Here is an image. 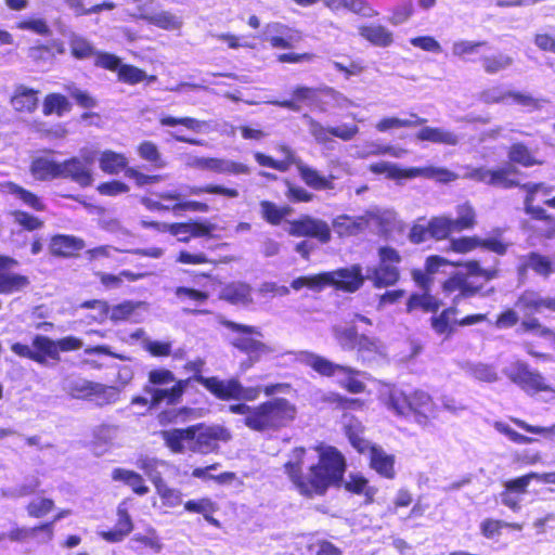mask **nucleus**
I'll return each mask as SVG.
<instances>
[{"label": "nucleus", "instance_id": "obj_44", "mask_svg": "<svg viewBox=\"0 0 555 555\" xmlns=\"http://www.w3.org/2000/svg\"><path fill=\"white\" fill-rule=\"evenodd\" d=\"M359 34L378 47H388L392 42V34L380 25L362 26L359 28Z\"/></svg>", "mask_w": 555, "mask_h": 555}, {"label": "nucleus", "instance_id": "obj_54", "mask_svg": "<svg viewBox=\"0 0 555 555\" xmlns=\"http://www.w3.org/2000/svg\"><path fill=\"white\" fill-rule=\"evenodd\" d=\"M118 80L128 85H137L145 79L149 81H155L156 77H147L146 73L135 66L121 64L117 73Z\"/></svg>", "mask_w": 555, "mask_h": 555}, {"label": "nucleus", "instance_id": "obj_42", "mask_svg": "<svg viewBox=\"0 0 555 555\" xmlns=\"http://www.w3.org/2000/svg\"><path fill=\"white\" fill-rule=\"evenodd\" d=\"M1 191L3 193H9V194L16 196L25 205H27L28 207H30L37 211L44 210V204L37 195L18 186L15 183L7 182V183L1 184Z\"/></svg>", "mask_w": 555, "mask_h": 555}, {"label": "nucleus", "instance_id": "obj_32", "mask_svg": "<svg viewBox=\"0 0 555 555\" xmlns=\"http://www.w3.org/2000/svg\"><path fill=\"white\" fill-rule=\"evenodd\" d=\"M112 479L120 481L130 487L135 494L145 495L150 489L145 485L143 477L134 470L116 467L112 472Z\"/></svg>", "mask_w": 555, "mask_h": 555}, {"label": "nucleus", "instance_id": "obj_49", "mask_svg": "<svg viewBox=\"0 0 555 555\" xmlns=\"http://www.w3.org/2000/svg\"><path fill=\"white\" fill-rule=\"evenodd\" d=\"M483 46L481 41L456 40L452 43L451 52L453 56L467 62L473 61Z\"/></svg>", "mask_w": 555, "mask_h": 555}, {"label": "nucleus", "instance_id": "obj_3", "mask_svg": "<svg viewBox=\"0 0 555 555\" xmlns=\"http://www.w3.org/2000/svg\"><path fill=\"white\" fill-rule=\"evenodd\" d=\"M165 446L177 454H208L219 448V442L231 439L230 431L220 425L196 424L186 428H171L159 433Z\"/></svg>", "mask_w": 555, "mask_h": 555}, {"label": "nucleus", "instance_id": "obj_17", "mask_svg": "<svg viewBox=\"0 0 555 555\" xmlns=\"http://www.w3.org/2000/svg\"><path fill=\"white\" fill-rule=\"evenodd\" d=\"M16 266L15 259L0 256V294H13L28 286V278L12 270Z\"/></svg>", "mask_w": 555, "mask_h": 555}, {"label": "nucleus", "instance_id": "obj_4", "mask_svg": "<svg viewBox=\"0 0 555 555\" xmlns=\"http://www.w3.org/2000/svg\"><path fill=\"white\" fill-rule=\"evenodd\" d=\"M380 398L387 409L396 415H412L414 421L426 427L438 415V409L433 398L423 390H414L405 395L395 386H387L380 391Z\"/></svg>", "mask_w": 555, "mask_h": 555}, {"label": "nucleus", "instance_id": "obj_27", "mask_svg": "<svg viewBox=\"0 0 555 555\" xmlns=\"http://www.w3.org/2000/svg\"><path fill=\"white\" fill-rule=\"evenodd\" d=\"M34 348V361L48 365V361H59V346L56 340H52L49 337L37 335L33 340Z\"/></svg>", "mask_w": 555, "mask_h": 555}, {"label": "nucleus", "instance_id": "obj_28", "mask_svg": "<svg viewBox=\"0 0 555 555\" xmlns=\"http://www.w3.org/2000/svg\"><path fill=\"white\" fill-rule=\"evenodd\" d=\"M416 138L421 141H428L450 146L457 145L461 141L460 134L440 127H424L417 132Z\"/></svg>", "mask_w": 555, "mask_h": 555}, {"label": "nucleus", "instance_id": "obj_31", "mask_svg": "<svg viewBox=\"0 0 555 555\" xmlns=\"http://www.w3.org/2000/svg\"><path fill=\"white\" fill-rule=\"evenodd\" d=\"M98 160L100 169L107 175H118L128 169L126 155L112 150L102 151Z\"/></svg>", "mask_w": 555, "mask_h": 555}, {"label": "nucleus", "instance_id": "obj_16", "mask_svg": "<svg viewBox=\"0 0 555 555\" xmlns=\"http://www.w3.org/2000/svg\"><path fill=\"white\" fill-rule=\"evenodd\" d=\"M522 189L526 191V198H525L526 212L539 220L547 219L548 216H547L546 211L542 207L533 205V202L537 199H541L545 205L551 207L547 204V201L555 198V197H550L554 188L550 186L545 183H526L522 185Z\"/></svg>", "mask_w": 555, "mask_h": 555}, {"label": "nucleus", "instance_id": "obj_46", "mask_svg": "<svg viewBox=\"0 0 555 555\" xmlns=\"http://www.w3.org/2000/svg\"><path fill=\"white\" fill-rule=\"evenodd\" d=\"M519 331L532 333L533 335L541 337L551 344L555 343V333L551 328L542 325L541 322L532 315H524Z\"/></svg>", "mask_w": 555, "mask_h": 555}, {"label": "nucleus", "instance_id": "obj_25", "mask_svg": "<svg viewBox=\"0 0 555 555\" xmlns=\"http://www.w3.org/2000/svg\"><path fill=\"white\" fill-rule=\"evenodd\" d=\"M194 379L222 400L236 399L237 391L240 390V382L235 378L223 380L218 377L196 375Z\"/></svg>", "mask_w": 555, "mask_h": 555}, {"label": "nucleus", "instance_id": "obj_63", "mask_svg": "<svg viewBox=\"0 0 555 555\" xmlns=\"http://www.w3.org/2000/svg\"><path fill=\"white\" fill-rule=\"evenodd\" d=\"M513 63V59L506 54L499 53L495 55L485 56L482 59L483 69L488 74H496L503 69L509 67Z\"/></svg>", "mask_w": 555, "mask_h": 555}, {"label": "nucleus", "instance_id": "obj_14", "mask_svg": "<svg viewBox=\"0 0 555 555\" xmlns=\"http://www.w3.org/2000/svg\"><path fill=\"white\" fill-rule=\"evenodd\" d=\"M504 374L527 393L532 389H545L544 377L522 361L512 362L504 369Z\"/></svg>", "mask_w": 555, "mask_h": 555}, {"label": "nucleus", "instance_id": "obj_15", "mask_svg": "<svg viewBox=\"0 0 555 555\" xmlns=\"http://www.w3.org/2000/svg\"><path fill=\"white\" fill-rule=\"evenodd\" d=\"M131 499H124L117 506V521L113 529L100 531L99 535L109 543L124 541L133 530V521L129 514Z\"/></svg>", "mask_w": 555, "mask_h": 555}, {"label": "nucleus", "instance_id": "obj_52", "mask_svg": "<svg viewBox=\"0 0 555 555\" xmlns=\"http://www.w3.org/2000/svg\"><path fill=\"white\" fill-rule=\"evenodd\" d=\"M430 237L435 240H443L449 236L453 231H456L454 228L453 219L439 216L434 217L428 221Z\"/></svg>", "mask_w": 555, "mask_h": 555}, {"label": "nucleus", "instance_id": "obj_60", "mask_svg": "<svg viewBox=\"0 0 555 555\" xmlns=\"http://www.w3.org/2000/svg\"><path fill=\"white\" fill-rule=\"evenodd\" d=\"M183 196L185 195H201L202 193L219 194L230 198L238 196V191L220 185H206V186H184L181 189Z\"/></svg>", "mask_w": 555, "mask_h": 555}, {"label": "nucleus", "instance_id": "obj_48", "mask_svg": "<svg viewBox=\"0 0 555 555\" xmlns=\"http://www.w3.org/2000/svg\"><path fill=\"white\" fill-rule=\"evenodd\" d=\"M345 488L352 493L364 495L366 502H372L377 492L374 487L369 486L367 479L353 474L348 476V479L345 481Z\"/></svg>", "mask_w": 555, "mask_h": 555}, {"label": "nucleus", "instance_id": "obj_24", "mask_svg": "<svg viewBox=\"0 0 555 555\" xmlns=\"http://www.w3.org/2000/svg\"><path fill=\"white\" fill-rule=\"evenodd\" d=\"M60 179H70L81 186L91 185L93 182L92 169L79 157H72L60 163Z\"/></svg>", "mask_w": 555, "mask_h": 555}, {"label": "nucleus", "instance_id": "obj_20", "mask_svg": "<svg viewBox=\"0 0 555 555\" xmlns=\"http://www.w3.org/2000/svg\"><path fill=\"white\" fill-rule=\"evenodd\" d=\"M333 276L332 286L337 289L354 293L362 287L366 279L360 264H352L347 268L331 271Z\"/></svg>", "mask_w": 555, "mask_h": 555}, {"label": "nucleus", "instance_id": "obj_34", "mask_svg": "<svg viewBox=\"0 0 555 555\" xmlns=\"http://www.w3.org/2000/svg\"><path fill=\"white\" fill-rule=\"evenodd\" d=\"M333 276L330 272H323L314 275L300 276L293 280L291 286L295 291H300L304 287L313 292H321L327 286H332Z\"/></svg>", "mask_w": 555, "mask_h": 555}, {"label": "nucleus", "instance_id": "obj_2", "mask_svg": "<svg viewBox=\"0 0 555 555\" xmlns=\"http://www.w3.org/2000/svg\"><path fill=\"white\" fill-rule=\"evenodd\" d=\"M448 266H463L466 269V274L457 272L442 284V291L447 296L454 295L452 299L454 305L460 304L462 298L472 297L477 293L478 287L468 281V276H481L486 281L495 276L494 270L482 269L477 261H467L461 264L450 262L440 256H429L425 262V271L414 270L412 275L422 288L429 291L433 276L439 272H444V268Z\"/></svg>", "mask_w": 555, "mask_h": 555}, {"label": "nucleus", "instance_id": "obj_18", "mask_svg": "<svg viewBox=\"0 0 555 555\" xmlns=\"http://www.w3.org/2000/svg\"><path fill=\"white\" fill-rule=\"evenodd\" d=\"M263 39L273 48L293 49L301 41L302 36L298 30L286 25L271 23L266 26Z\"/></svg>", "mask_w": 555, "mask_h": 555}, {"label": "nucleus", "instance_id": "obj_10", "mask_svg": "<svg viewBox=\"0 0 555 555\" xmlns=\"http://www.w3.org/2000/svg\"><path fill=\"white\" fill-rule=\"evenodd\" d=\"M370 170L374 173L386 175L387 178L393 180H405L417 177H424L427 179H435L439 182L448 183L456 180L459 176L447 168L442 167H412L401 168L396 164L388 162H379L372 164Z\"/></svg>", "mask_w": 555, "mask_h": 555}, {"label": "nucleus", "instance_id": "obj_8", "mask_svg": "<svg viewBox=\"0 0 555 555\" xmlns=\"http://www.w3.org/2000/svg\"><path fill=\"white\" fill-rule=\"evenodd\" d=\"M191 379H177L167 369H155L149 373V384L144 387L146 395L152 396L154 403L177 404L180 402Z\"/></svg>", "mask_w": 555, "mask_h": 555}, {"label": "nucleus", "instance_id": "obj_41", "mask_svg": "<svg viewBox=\"0 0 555 555\" xmlns=\"http://www.w3.org/2000/svg\"><path fill=\"white\" fill-rule=\"evenodd\" d=\"M296 168L300 178L308 186L315 190H326L333 188L331 180L324 176H321L315 169L306 165L302 160L298 163Z\"/></svg>", "mask_w": 555, "mask_h": 555}, {"label": "nucleus", "instance_id": "obj_36", "mask_svg": "<svg viewBox=\"0 0 555 555\" xmlns=\"http://www.w3.org/2000/svg\"><path fill=\"white\" fill-rule=\"evenodd\" d=\"M554 258L551 260L545 256H541L537 253H531L527 256L519 267V273L524 274L527 269H531L537 274L542 276H548L554 272Z\"/></svg>", "mask_w": 555, "mask_h": 555}, {"label": "nucleus", "instance_id": "obj_26", "mask_svg": "<svg viewBox=\"0 0 555 555\" xmlns=\"http://www.w3.org/2000/svg\"><path fill=\"white\" fill-rule=\"evenodd\" d=\"M138 17L164 30L173 31L182 27L181 17L175 15L169 11L149 13L145 7H139Z\"/></svg>", "mask_w": 555, "mask_h": 555}, {"label": "nucleus", "instance_id": "obj_56", "mask_svg": "<svg viewBox=\"0 0 555 555\" xmlns=\"http://www.w3.org/2000/svg\"><path fill=\"white\" fill-rule=\"evenodd\" d=\"M139 156L160 169L166 166L157 145L151 141H143L137 149Z\"/></svg>", "mask_w": 555, "mask_h": 555}, {"label": "nucleus", "instance_id": "obj_38", "mask_svg": "<svg viewBox=\"0 0 555 555\" xmlns=\"http://www.w3.org/2000/svg\"><path fill=\"white\" fill-rule=\"evenodd\" d=\"M91 395L90 401L96 405L103 406L116 403L119 399L120 390L114 386H106L99 383L95 385H87Z\"/></svg>", "mask_w": 555, "mask_h": 555}, {"label": "nucleus", "instance_id": "obj_29", "mask_svg": "<svg viewBox=\"0 0 555 555\" xmlns=\"http://www.w3.org/2000/svg\"><path fill=\"white\" fill-rule=\"evenodd\" d=\"M85 247V242L73 235L59 234L52 237L50 249L53 255L70 257Z\"/></svg>", "mask_w": 555, "mask_h": 555}, {"label": "nucleus", "instance_id": "obj_30", "mask_svg": "<svg viewBox=\"0 0 555 555\" xmlns=\"http://www.w3.org/2000/svg\"><path fill=\"white\" fill-rule=\"evenodd\" d=\"M38 91L23 85L17 86L11 99L15 111L21 113H33L38 106Z\"/></svg>", "mask_w": 555, "mask_h": 555}, {"label": "nucleus", "instance_id": "obj_50", "mask_svg": "<svg viewBox=\"0 0 555 555\" xmlns=\"http://www.w3.org/2000/svg\"><path fill=\"white\" fill-rule=\"evenodd\" d=\"M508 159L522 167H531L540 164L533 153L522 143H514L508 150Z\"/></svg>", "mask_w": 555, "mask_h": 555}, {"label": "nucleus", "instance_id": "obj_61", "mask_svg": "<svg viewBox=\"0 0 555 555\" xmlns=\"http://www.w3.org/2000/svg\"><path fill=\"white\" fill-rule=\"evenodd\" d=\"M70 105L67 99L59 93H51L46 96L43 101V114L44 115H51V114H57L63 115V113L69 111Z\"/></svg>", "mask_w": 555, "mask_h": 555}, {"label": "nucleus", "instance_id": "obj_53", "mask_svg": "<svg viewBox=\"0 0 555 555\" xmlns=\"http://www.w3.org/2000/svg\"><path fill=\"white\" fill-rule=\"evenodd\" d=\"M69 47L73 56L78 60L94 56L96 52L92 43L87 38L74 33L69 37Z\"/></svg>", "mask_w": 555, "mask_h": 555}, {"label": "nucleus", "instance_id": "obj_23", "mask_svg": "<svg viewBox=\"0 0 555 555\" xmlns=\"http://www.w3.org/2000/svg\"><path fill=\"white\" fill-rule=\"evenodd\" d=\"M480 98L485 103L488 104L507 102L508 100H511L513 103L519 104L525 107H540L539 100L533 99L529 94L506 91L501 87H493L485 90L481 93Z\"/></svg>", "mask_w": 555, "mask_h": 555}, {"label": "nucleus", "instance_id": "obj_43", "mask_svg": "<svg viewBox=\"0 0 555 555\" xmlns=\"http://www.w3.org/2000/svg\"><path fill=\"white\" fill-rule=\"evenodd\" d=\"M221 298L234 305L251 302L250 287L245 283H232L223 287Z\"/></svg>", "mask_w": 555, "mask_h": 555}, {"label": "nucleus", "instance_id": "obj_11", "mask_svg": "<svg viewBox=\"0 0 555 555\" xmlns=\"http://www.w3.org/2000/svg\"><path fill=\"white\" fill-rule=\"evenodd\" d=\"M378 256L379 263L375 267L366 268V279L376 288L395 285L400 278L398 264L401 262V256L391 247H380Z\"/></svg>", "mask_w": 555, "mask_h": 555}, {"label": "nucleus", "instance_id": "obj_39", "mask_svg": "<svg viewBox=\"0 0 555 555\" xmlns=\"http://www.w3.org/2000/svg\"><path fill=\"white\" fill-rule=\"evenodd\" d=\"M59 171L60 163L48 157L36 158L31 164V173L38 180L60 179Z\"/></svg>", "mask_w": 555, "mask_h": 555}, {"label": "nucleus", "instance_id": "obj_47", "mask_svg": "<svg viewBox=\"0 0 555 555\" xmlns=\"http://www.w3.org/2000/svg\"><path fill=\"white\" fill-rule=\"evenodd\" d=\"M184 508L191 513L202 514L208 522L218 525V521L212 517V514L217 511V504L208 498L190 500L184 504Z\"/></svg>", "mask_w": 555, "mask_h": 555}, {"label": "nucleus", "instance_id": "obj_64", "mask_svg": "<svg viewBox=\"0 0 555 555\" xmlns=\"http://www.w3.org/2000/svg\"><path fill=\"white\" fill-rule=\"evenodd\" d=\"M356 349L364 360H372L375 354L382 353V345L379 341L361 335Z\"/></svg>", "mask_w": 555, "mask_h": 555}, {"label": "nucleus", "instance_id": "obj_57", "mask_svg": "<svg viewBox=\"0 0 555 555\" xmlns=\"http://www.w3.org/2000/svg\"><path fill=\"white\" fill-rule=\"evenodd\" d=\"M426 120L423 118H418L416 115H411L410 119H402L398 117H387L383 118L376 124V129L380 132H385L390 129H398L404 127H414L418 125H423Z\"/></svg>", "mask_w": 555, "mask_h": 555}, {"label": "nucleus", "instance_id": "obj_33", "mask_svg": "<svg viewBox=\"0 0 555 555\" xmlns=\"http://www.w3.org/2000/svg\"><path fill=\"white\" fill-rule=\"evenodd\" d=\"M324 5L332 11L343 9L366 17L377 15V12L365 0H322Z\"/></svg>", "mask_w": 555, "mask_h": 555}, {"label": "nucleus", "instance_id": "obj_35", "mask_svg": "<svg viewBox=\"0 0 555 555\" xmlns=\"http://www.w3.org/2000/svg\"><path fill=\"white\" fill-rule=\"evenodd\" d=\"M518 478L507 480L504 483V491L501 492L500 498L503 505L507 506L514 512H518L521 507L522 495L527 492L528 486H524V489L519 488L516 483Z\"/></svg>", "mask_w": 555, "mask_h": 555}, {"label": "nucleus", "instance_id": "obj_62", "mask_svg": "<svg viewBox=\"0 0 555 555\" xmlns=\"http://www.w3.org/2000/svg\"><path fill=\"white\" fill-rule=\"evenodd\" d=\"M20 30H29L36 35L50 36L52 30L47 21L42 17H28L16 23Z\"/></svg>", "mask_w": 555, "mask_h": 555}, {"label": "nucleus", "instance_id": "obj_55", "mask_svg": "<svg viewBox=\"0 0 555 555\" xmlns=\"http://www.w3.org/2000/svg\"><path fill=\"white\" fill-rule=\"evenodd\" d=\"M154 486L164 505L176 507L181 504L182 493L180 490L169 487L162 479H157Z\"/></svg>", "mask_w": 555, "mask_h": 555}, {"label": "nucleus", "instance_id": "obj_12", "mask_svg": "<svg viewBox=\"0 0 555 555\" xmlns=\"http://www.w3.org/2000/svg\"><path fill=\"white\" fill-rule=\"evenodd\" d=\"M228 326L237 333L232 340L233 346L246 352L254 361L274 351L270 345L261 340L263 335L259 328L232 322Z\"/></svg>", "mask_w": 555, "mask_h": 555}, {"label": "nucleus", "instance_id": "obj_13", "mask_svg": "<svg viewBox=\"0 0 555 555\" xmlns=\"http://www.w3.org/2000/svg\"><path fill=\"white\" fill-rule=\"evenodd\" d=\"M159 124L163 127L169 128L168 133L178 142H184L192 145H202L201 140L191 139L184 134L185 131L193 133H202L208 127L204 120H198L192 117H173L169 115H160Z\"/></svg>", "mask_w": 555, "mask_h": 555}, {"label": "nucleus", "instance_id": "obj_6", "mask_svg": "<svg viewBox=\"0 0 555 555\" xmlns=\"http://www.w3.org/2000/svg\"><path fill=\"white\" fill-rule=\"evenodd\" d=\"M296 360L307 366H310L317 373L323 376H335L337 383L351 393H361L365 389V385L358 378L360 374L348 366H343L331 362L324 357L310 351H300L296 354Z\"/></svg>", "mask_w": 555, "mask_h": 555}, {"label": "nucleus", "instance_id": "obj_59", "mask_svg": "<svg viewBox=\"0 0 555 555\" xmlns=\"http://www.w3.org/2000/svg\"><path fill=\"white\" fill-rule=\"evenodd\" d=\"M333 333L341 348L347 350L356 349L360 335H358L354 326H335Z\"/></svg>", "mask_w": 555, "mask_h": 555}, {"label": "nucleus", "instance_id": "obj_58", "mask_svg": "<svg viewBox=\"0 0 555 555\" xmlns=\"http://www.w3.org/2000/svg\"><path fill=\"white\" fill-rule=\"evenodd\" d=\"M260 210L262 218L271 224H279L292 211L287 206L279 207L268 201L260 203Z\"/></svg>", "mask_w": 555, "mask_h": 555}, {"label": "nucleus", "instance_id": "obj_22", "mask_svg": "<svg viewBox=\"0 0 555 555\" xmlns=\"http://www.w3.org/2000/svg\"><path fill=\"white\" fill-rule=\"evenodd\" d=\"M513 171L514 170L512 167H505L498 170H490L485 167H479L468 169L464 173V177L490 185L507 189L515 184L514 180L509 178Z\"/></svg>", "mask_w": 555, "mask_h": 555}, {"label": "nucleus", "instance_id": "obj_19", "mask_svg": "<svg viewBox=\"0 0 555 555\" xmlns=\"http://www.w3.org/2000/svg\"><path fill=\"white\" fill-rule=\"evenodd\" d=\"M128 548L138 555H157L163 552L164 542L157 530L147 526L143 532H137L130 538Z\"/></svg>", "mask_w": 555, "mask_h": 555}, {"label": "nucleus", "instance_id": "obj_45", "mask_svg": "<svg viewBox=\"0 0 555 555\" xmlns=\"http://www.w3.org/2000/svg\"><path fill=\"white\" fill-rule=\"evenodd\" d=\"M293 100H285V101H268L267 103L288 108L294 112H298L300 109V106L297 102H312L315 100L317 92L312 88L308 87H298L293 91Z\"/></svg>", "mask_w": 555, "mask_h": 555}, {"label": "nucleus", "instance_id": "obj_37", "mask_svg": "<svg viewBox=\"0 0 555 555\" xmlns=\"http://www.w3.org/2000/svg\"><path fill=\"white\" fill-rule=\"evenodd\" d=\"M516 307L524 315H532L541 312L542 309H546V297H542L533 291H526L518 297Z\"/></svg>", "mask_w": 555, "mask_h": 555}, {"label": "nucleus", "instance_id": "obj_51", "mask_svg": "<svg viewBox=\"0 0 555 555\" xmlns=\"http://www.w3.org/2000/svg\"><path fill=\"white\" fill-rule=\"evenodd\" d=\"M218 173L248 175L250 169L248 166L230 159L210 158L209 169Z\"/></svg>", "mask_w": 555, "mask_h": 555}, {"label": "nucleus", "instance_id": "obj_7", "mask_svg": "<svg viewBox=\"0 0 555 555\" xmlns=\"http://www.w3.org/2000/svg\"><path fill=\"white\" fill-rule=\"evenodd\" d=\"M362 429V425L358 422L354 425L351 422L346 424V433L350 443L359 453L367 455L371 468L378 475L387 479H393L396 476L395 455L364 439L361 436Z\"/></svg>", "mask_w": 555, "mask_h": 555}, {"label": "nucleus", "instance_id": "obj_9", "mask_svg": "<svg viewBox=\"0 0 555 555\" xmlns=\"http://www.w3.org/2000/svg\"><path fill=\"white\" fill-rule=\"evenodd\" d=\"M393 220V211L373 208L358 217H350L347 215L338 216L333 220V228L340 236L354 235L367 227H376L382 230H387Z\"/></svg>", "mask_w": 555, "mask_h": 555}, {"label": "nucleus", "instance_id": "obj_40", "mask_svg": "<svg viewBox=\"0 0 555 555\" xmlns=\"http://www.w3.org/2000/svg\"><path fill=\"white\" fill-rule=\"evenodd\" d=\"M38 531L44 534L39 538L40 543H48L52 540V522H47L34 528H15L8 533L11 541L22 542L30 537H35Z\"/></svg>", "mask_w": 555, "mask_h": 555}, {"label": "nucleus", "instance_id": "obj_5", "mask_svg": "<svg viewBox=\"0 0 555 555\" xmlns=\"http://www.w3.org/2000/svg\"><path fill=\"white\" fill-rule=\"evenodd\" d=\"M296 416V408L283 398H276L254 406L244 424L257 431L286 426Z\"/></svg>", "mask_w": 555, "mask_h": 555}, {"label": "nucleus", "instance_id": "obj_1", "mask_svg": "<svg viewBox=\"0 0 555 555\" xmlns=\"http://www.w3.org/2000/svg\"><path fill=\"white\" fill-rule=\"evenodd\" d=\"M305 454L304 449H295L291 459L285 463V472L300 493L305 495L321 494L331 483L341 479L345 472V460L336 449L332 447L322 449L319 454V464H312L307 476L301 474Z\"/></svg>", "mask_w": 555, "mask_h": 555}, {"label": "nucleus", "instance_id": "obj_21", "mask_svg": "<svg viewBox=\"0 0 555 555\" xmlns=\"http://www.w3.org/2000/svg\"><path fill=\"white\" fill-rule=\"evenodd\" d=\"M287 232L294 236H312L322 243L331 238V230L326 222L310 217L301 218L289 223Z\"/></svg>", "mask_w": 555, "mask_h": 555}]
</instances>
